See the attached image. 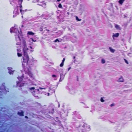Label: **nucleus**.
<instances>
[{"label": "nucleus", "instance_id": "1", "mask_svg": "<svg viewBox=\"0 0 132 132\" xmlns=\"http://www.w3.org/2000/svg\"><path fill=\"white\" fill-rule=\"evenodd\" d=\"M118 82H123L124 81V79L122 76H120L117 80Z\"/></svg>", "mask_w": 132, "mask_h": 132}, {"label": "nucleus", "instance_id": "2", "mask_svg": "<svg viewBox=\"0 0 132 132\" xmlns=\"http://www.w3.org/2000/svg\"><path fill=\"white\" fill-rule=\"evenodd\" d=\"M119 35V34L118 33H117L114 34H113L112 37L113 38L114 37H117Z\"/></svg>", "mask_w": 132, "mask_h": 132}, {"label": "nucleus", "instance_id": "3", "mask_svg": "<svg viewBox=\"0 0 132 132\" xmlns=\"http://www.w3.org/2000/svg\"><path fill=\"white\" fill-rule=\"evenodd\" d=\"M115 27L118 30H120L121 29L120 26L119 25L117 24H116L115 25Z\"/></svg>", "mask_w": 132, "mask_h": 132}, {"label": "nucleus", "instance_id": "4", "mask_svg": "<svg viewBox=\"0 0 132 132\" xmlns=\"http://www.w3.org/2000/svg\"><path fill=\"white\" fill-rule=\"evenodd\" d=\"M18 114L20 116H23V112L21 111H20L18 112Z\"/></svg>", "mask_w": 132, "mask_h": 132}, {"label": "nucleus", "instance_id": "5", "mask_svg": "<svg viewBox=\"0 0 132 132\" xmlns=\"http://www.w3.org/2000/svg\"><path fill=\"white\" fill-rule=\"evenodd\" d=\"M126 0H119L118 1L119 3L121 5H122L124 2Z\"/></svg>", "mask_w": 132, "mask_h": 132}, {"label": "nucleus", "instance_id": "6", "mask_svg": "<svg viewBox=\"0 0 132 132\" xmlns=\"http://www.w3.org/2000/svg\"><path fill=\"white\" fill-rule=\"evenodd\" d=\"M26 49H27V50H28V49L26 48V47H25L23 49V51L24 54V55H26L27 54V53L26 52Z\"/></svg>", "mask_w": 132, "mask_h": 132}, {"label": "nucleus", "instance_id": "7", "mask_svg": "<svg viewBox=\"0 0 132 132\" xmlns=\"http://www.w3.org/2000/svg\"><path fill=\"white\" fill-rule=\"evenodd\" d=\"M28 34L30 35H34V33L32 32L29 31L28 32Z\"/></svg>", "mask_w": 132, "mask_h": 132}, {"label": "nucleus", "instance_id": "8", "mask_svg": "<svg viewBox=\"0 0 132 132\" xmlns=\"http://www.w3.org/2000/svg\"><path fill=\"white\" fill-rule=\"evenodd\" d=\"M109 49L110 51L112 53H114L115 51V50L113 49L110 47L109 48Z\"/></svg>", "mask_w": 132, "mask_h": 132}, {"label": "nucleus", "instance_id": "9", "mask_svg": "<svg viewBox=\"0 0 132 132\" xmlns=\"http://www.w3.org/2000/svg\"><path fill=\"white\" fill-rule=\"evenodd\" d=\"M101 62L102 63L104 64L105 63V61L104 59H103L101 60Z\"/></svg>", "mask_w": 132, "mask_h": 132}, {"label": "nucleus", "instance_id": "10", "mask_svg": "<svg viewBox=\"0 0 132 132\" xmlns=\"http://www.w3.org/2000/svg\"><path fill=\"white\" fill-rule=\"evenodd\" d=\"M76 19L78 21H80L81 20V19H79L77 16L76 17Z\"/></svg>", "mask_w": 132, "mask_h": 132}, {"label": "nucleus", "instance_id": "11", "mask_svg": "<svg viewBox=\"0 0 132 132\" xmlns=\"http://www.w3.org/2000/svg\"><path fill=\"white\" fill-rule=\"evenodd\" d=\"M115 105V104L114 103H112V104H111L110 105V106L111 107H113Z\"/></svg>", "mask_w": 132, "mask_h": 132}, {"label": "nucleus", "instance_id": "12", "mask_svg": "<svg viewBox=\"0 0 132 132\" xmlns=\"http://www.w3.org/2000/svg\"><path fill=\"white\" fill-rule=\"evenodd\" d=\"M18 56H19V57H21V56H22V55L21 54H20L19 53H18Z\"/></svg>", "mask_w": 132, "mask_h": 132}, {"label": "nucleus", "instance_id": "13", "mask_svg": "<svg viewBox=\"0 0 132 132\" xmlns=\"http://www.w3.org/2000/svg\"><path fill=\"white\" fill-rule=\"evenodd\" d=\"M101 101L102 102H104V100L102 98H101Z\"/></svg>", "mask_w": 132, "mask_h": 132}, {"label": "nucleus", "instance_id": "14", "mask_svg": "<svg viewBox=\"0 0 132 132\" xmlns=\"http://www.w3.org/2000/svg\"><path fill=\"white\" fill-rule=\"evenodd\" d=\"M124 60H125V62L127 64H129V63H128V61L126 60L125 59H124Z\"/></svg>", "mask_w": 132, "mask_h": 132}, {"label": "nucleus", "instance_id": "15", "mask_svg": "<svg viewBox=\"0 0 132 132\" xmlns=\"http://www.w3.org/2000/svg\"><path fill=\"white\" fill-rule=\"evenodd\" d=\"M59 8H61L62 7V5L61 4H59Z\"/></svg>", "mask_w": 132, "mask_h": 132}, {"label": "nucleus", "instance_id": "16", "mask_svg": "<svg viewBox=\"0 0 132 132\" xmlns=\"http://www.w3.org/2000/svg\"><path fill=\"white\" fill-rule=\"evenodd\" d=\"M63 63H62L60 65V66L61 67H62L63 65Z\"/></svg>", "mask_w": 132, "mask_h": 132}, {"label": "nucleus", "instance_id": "17", "mask_svg": "<svg viewBox=\"0 0 132 132\" xmlns=\"http://www.w3.org/2000/svg\"><path fill=\"white\" fill-rule=\"evenodd\" d=\"M35 88L34 87H32L30 88V89L31 90H32V89H34Z\"/></svg>", "mask_w": 132, "mask_h": 132}, {"label": "nucleus", "instance_id": "18", "mask_svg": "<svg viewBox=\"0 0 132 132\" xmlns=\"http://www.w3.org/2000/svg\"><path fill=\"white\" fill-rule=\"evenodd\" d=\"M57 41L59 42V40L58 39H56L55 41V42H56Z\"/></svg>", "mask_w": 132, "mask_h": 132}, {"label": "nucleus", "instance_id": "19", "mask_svg": "<svg viewBox=\"0 0 132 132\" xmlns=\"http://www.w3.org/2000/svg\"><path fill=\"white\" fill-rule=\"evenodd\" d=\"M65 59L64 58H63V59L62 61V63H64V61H65Z\"/></svg>", "mask_w": 132, "mask_h": 132}, {"label": "nucleus", "instance_id": "20", "mask_svg": "<svg viewBox=\"0 0 132 132\" xmlns=\"http://www.w3.org/2000/svg\"><path fill=\"white\" fill-rule=\"evenodd\" d=\"M71 69V67L69 68L68 69V71H69Z\"/></svg>", "mask_w": 132, "mask_h": 132}, {"label": "nucleus", "instance_id": "21", "mask_svg": "<svg viewBox=\"0 0 132 132\" xmlns=\"http://www.w3.org/2000/svg\"><path fill=\"white\" fill-rule=\"evenodd\" d=\"M52 76L53 77H56V76L55 75H52Z\"/></svg>", "mask_w": 132, "mask_h": 132}, {"label": "nucleus", "instance_id": "22", "mask_svg": "<svg viewBox=\"0 0 132 132\" xmlns=\"http://www.w3.org/2000/svg\"><path fill=\"white\" fill-rule=\"evenodd\" d=\"M30 40H31L32 41H34V42H35V41H34V40L32 39V38H31L30 39Z\"/></svg>", "mask_w": 132, "mask_h": 132}, {"label": "nucleus", "instance_id": "23", "mask_svg": "<svg viewBox=\"0 0 132 132\" xmlns=\"http://www.w3.org/2000/svg\"><path fill=\"white\" fill-rule=\"evenodd\" d=\"M40 88V89H43L42 88Z\"/></svg>", "mask_w": 132, "mask_h": 132}, {"label": "nucleus", "instance_id": "24", "mask_svg": "<svg viewBox=\"0 0 132 132\" xmlns=\"http://www.w3.org/2000/svg\"><path fill=\"white\" fill-rule=\"evenodd\" d=\"M61 0H57V1H58V2H59L60 1H61Z\"/></svg>", "mask_w": 132, "mask_h": 132}, {"label": "nucleus", "instance_id": "25", "mask_svg": "<svg viewBox=\"0 0 132 132\" xmlns=\"http://www.w3.org/2000/svg\"><path fill=\"white\" fill-rule=\"evenodd\" d=\"M49 94H50L49 93H48V96H49Z\"/></svg>", "mask_w": 132, "mask_h": 132}, {"label": "nucleus", "instance_id": "26", "mask_svg": "<svg viewBox=\"0 0 132 132\" xmlns=\"http://www.w3.org/2000/svg\"><path fill=\"white\" fill-rule=\"evenodd\" d=\"M93 59V58H91V59Z\"/></svg>", "mask_w": 132, "mask_h": 132}, {"label": "nucleus", "instance_id": "27", "mask_svg": "<svg viewBox=\"0 0 132 132\" xmlns=\"http://www.w3.org/2000/svg\"><path fill=\"white\" fill-rule=\"evenodd\" d=\"M37 90H38V91H39V90L38 89H37Z\"/></svg>", "mask_w": 132, "mask_h": 132}]
</instances>
